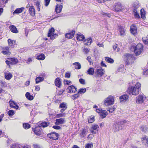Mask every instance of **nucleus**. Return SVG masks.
Returning a JSON list of instances; mask_svg holds the SVG:
<instances>
[{
  "label": "nucleus",
  "instance_id": "obj_16",
  "mask_svg": "<svg viewBox=\"0 0 148 148\" xmlns=\"http://www.w3.org/2000/svg\"><path fill=\"white\" fill-rule=\"evenodd\" d=\"M75 33V31L72 30L71 32L66 34L65 37L69 39L72 38L74 36Z\"/></svg>",
  "mask_w": 148,
  "mask_h": 148
},
{
  "label": "nucleus",
  "instance_id": "obj_58",
  "mask_svg": "<svg viewBox=\"0 0 148 148\" xmlns=\"http://www.w3.org/2000/svg\"><path fill=\"white\" fill-rule=\"evenodd\" d=\"M33 147L34 148H42L38 144H34L33 145Z\"/></svg>",
  "mask_w": 148,
  "mask_h": 148
},
{
  "label": "nucleus",
  "instance_id": "obj_15",
  "mask_svg": "<svg viewBox=\"0 0 148 148\" xmlns=\"http://www.w3.org/2000/svg\"><path fill=\"white\" fill-rule=\"evenodd\" d=\"M104 72L105 71L104 70L101 68L97 70L96 73L98 77H101L103 75Z\"/></svg>",
  "mask_w": 148,
  "mask_h": 148
},
{
  "label": "nucleus",
  "instance_id": "obj_55",
  "mask_svg": "<svg viewBox=\"0 0 148 148\" xmlns=\"http://www.w3.org/2000/svg\"><path fill=\"white\" fill-rule=\"evenodd\" d=\"M11 148H20L18 144L12 145L11 146Z\"/></svg>",
  "mask_w": 148,
  "mask_h": 148
},
{
  "label": "nucleus",
  "instance_id": "obj_2",
  "mask_svg": "<svg viewBox=\"0 0 148 148\" xmlns=\"http://www.w3.org/2000/svg\"><path fill=\"white\" fill-rule=\"evenodd\" d=\"M134 52L136 56H138L143 52V45L140 43H138L133 47Z\"/></svg>",
  "mask_w": 148,
  "mask_h": 148
},
{
  "label": "nucleus",
  "instance_id": "obj_28",
  "mask_svg": "<svg viewBox=\"0 0 148 148\" xmlns=\"http://www.w3.org/2000/svg\"><path fill=\"white\" fill-rule=\"evenodd\" d=\"M77 39L78 40L82 41L85 38V37L84 35L81 34H77Z\"/></svg>",
  "mask_w": 148,
  "mask_h": 148
},
{
  "label": "nucleus",
  "instance_id": "obj_20",
  "mask_svg": "<svg viewBox=\"0 0 148 148\" xmlns=\"http://www.w3.org/2000/svg\"><path fill=\"white\" fill-rule=\"evenodd\" d=\"M63 8V5H59L57 4L56 6L55 9V11L57 13H60Z\"/></svg>",
  "mask_w": 148,
  "mask_h": 148
},
{
  "label": "nucleus",
  "instance_id": "obj_27",
  "mask_svg": "<svg viewBox=\"0 0 148 148\" xmlns=\"http://www.w3.org/2000/svg\"><path fill=\"white\" fill-rule=\"evenodd\" d=\"M10 28L11 31L13 33H17L18 32L16 28L13 25L10 26Z\"/></svg>",
  "mask_w": 148,
  "mask_h": 148
},
{
  "label": "nucleus",
  "instance_id": "obj_42",
  "mask_svg": "<svg viewBox=\"0 0 148 148\" xmlns=\"http://www.w3.org/2000/svg\"><path fill=\"white\" fill-rule=\"evenodd\" d=\"M143 40L144 43L147 44H148V35L146 37H144L142 38Z\"/></svg>",
  "mask_w": 148,
  "mask_h": 148
},
{
  "label": "nucleus",
  "instance_id": "obj_26",
  "mask_svg": "<svg viewBox=\"0 0 148 148\" xmlns=\"http://www.w3.org/2000/svg\"><path fill=\"white\" fill-rule=\"evenodd\" d=\"M88 130L85 129H83L81 130V132L80 135L82 137H85L87 134Z\"/></svg>",
  "mask_w": 148,
  "mask_h": 148
},
{
  "label": "nucleus",
  "instance_id": "obj_39",
  "mask_svg": "<svg viewBox=\"0 0 148 148\" xmlns=\"http://www.w3.org/2000/svg\"><path fill=\"white\" fill-rule=\"evenodd\" d=\"M45 58L44 55L43 54H42L38 56L37 57V58L39 60H43Z\"/></svg>",
  "mask_w": 148,
  "mask_h": 148
},
{
  "label": "nucleus",
  "instance_id": "obj_34",
  "mask_svg": "<svg viewBox=\"0 0 148 148\" xmlns=\"http://www.w3.org/2000/svg\"><path fill=\"white\" fill-rule=\"evenodd\" d=\"M10 61H11L12 64H15L18 62V60L16 58H11L9 59Z\"/></svg>",
  "mask_w": 148,
  "mask_h": 148
},
{
  "label": "nucleus",
  "instance_id": "obj_13",
  "mask_svg": "<svg viewBox=\"0 0 148 148\" xmlns=\"http://www.w3.org/2000/svg\"><path fill=\"white\" fill-rule=\"evenodd\" d=\"M67 90L69 93H75L77 91V88L71 85L68 87Z\"/></svg>",
  "mask_w": 148,
  "mask_h": 148
},
{
  "label": "nucleus",
  "instance_id": "obj_37",
  "mask_svg": "<svg viewBox=\"0 0 148 148\" xmlns=\"http://www.w3.org/2000/svg\"><path fill=\"white\" fill-rule=\"evenodd\" d=\"M140 14L141 18L143 19H145V12L144 10L142 9L140 10Z\"/></svg>",
  "mask_w": 148,
  "mask_h": 148
},
{
  "label": "nucleus",
  "instance_id": "obj_25",
  "mask_svg": "<svg viewBox=\"0 0 148 148\" xmlns=\"http://www.w3.org/2000/svg\"><path fill=\"white\" fill-rule=\"evenodd\" d=\"M50 123L49 122H44L41 123H39L38 125L40 127H45L48 126Z\"/></svg>",
  "mask_w": 148,
  "mask_h": 148
},
{
  "label": "nucleus",
  "instance_id": "obj_56",
  "mask_svg": "<svg viewBox=\"0 0 148 148\" xmlns=\"http://www.w3.org/2000/svg\"><path fill=\"white\" fill-rule=\"evenodd\" d=\"M90 51V49L87 48H85L83 49V51L84 53L85 54H87Z\"/></svg>",
  "mask_w": 148,
  "mask_h": 148
},
{
  "label": "nucleus",
  "instance_id": "obj_18",
  "mask_svg": "<svg viewBox=\"0 0 148 148\" xmlns=\"http://www.w3.org/2000/svg\"><path fill=\"white\" fill-rule=\"evenodd\" d=\"M99 127L97 125H92L90 130V131L92 133L95 134L97 133V131H98V130H97V131H94V130H96Z\"/></svg>",
  "mask_w": 148,
  "mask_h": 148
},
{
  "label": "nucleus",
  "instance_id": "obj_1",
  "mask_svg": "<svg viewBox=\"0 0 148 148\" xmlns=\"http://www.w3.org/2000/svg\"><path fill=\"white\" fill-rule=\"evenodd\" d=\"M141 87L140 83L137 82L134 87H129L127 90L128 93L130 95H136L139 93L140 88Z\"/></svg>",
  "mask_w": 148,
  "mask_h": 148
},
{
  "label": "nucleus",
  "instance_id": "obj_43",
  "mask_svg": "<svg viewBox=\"0 0 148 148\" xmlns=\"http://www.w3.org/2000/svg\"><path fill=\"white\" fill-rule=\"evenodd\" d=\"M86 91V90L85 88H83L79 89L78 91V93L82 94L84 93Z\"/></svg>",
  "mask_w": 148,
  "mask_h": 148
},
{
  "label": "nucleus",
  "instance_id": "obj_47",
  "mask_svg": "<svg viewBox=\"0 0 148 148\" xmlns=\"http://www.w3.org/2000/svg\"><path fill=\"white\" fill-rule=\"evenodd\" d=\"M23 127L25 129H27L30 127V125L28 123H24L23 124Z\"/></svg>",
  "mask_w": 148,
  "mask_h": 148
},
{
  "label": "nucleus",
  "instance_id": "obj_11",
  "mask_svg": "<svg viewBox=\"0 0 148 148\" xmlns=\"http://www.w3.org/2000/svg\"><path fill=\"white\" fill-rule=\"evenodd\" d=\"M130 31L131 33L134 35H136L137 34V29L135 25H132L130 27Z\"/></svg>",
  "mask_w": 148,
  "mask_h": 148
},
{
  "label": "nucleus",
  "instance_id": "obj_41",
  "mask_svg": "<svg viewBox=\"0 0 148 148\" xmlns=\"http://www.w3.org/2000/svg\"><path fill=\"white\" fill-rule=\"evenodd\" d=\"M8 44L11 46H12L13 44L15 43V41L10 39H8Z\"/></svg>",
  "mask_w": 148,
  "mask_h": 148
},
{
  "label": "nucleus",
  "instance_id": "obj_4",
  "mask_svg": "<svg viewBox=\"0 0 148 148\" xmlns=\"http://www.w3.org/2000/svg\"><path fill=\"white\" fill-rule=\"evenodd\" d=\"M126 63L127 64H132L133 63L135 59L133 55L127 54L126 55Z\"/></svg>",
  "mask_w": 148,
  "mask_h": 148
},
{
  "label": "nucleus",
  "instance_id": "obj_62",
  "mask_svg": "<svg viewBox=\"0 0 148 148\" xmlns=\"http://www.w3.org/2000/svg\"><path fill=\"white\" fill-rule=\"evenodd\" d=\"M65 77L69 78L70 77V74L69 73H66L65 75Z\"/></svg>",
  "mask_w": 148,
  "mask_h": 148
},
{
  "label": "nucleus",
  "instance_id": "obj_33",
  "mask_svg": "<svg viewBox=\"0 0 148 148\" xmlns=\"http://www.w3.org/2000/svg\"><path fill=\"white\" fill-rule=\"evenodd\" d=\"M73 64L75 66V67L76 69H79L81 68L80 64L78 62H75Z\"/></svg>",
  "mask_w": 148,
  "mask_h": 148
},
{
  "label": "nucleus",
  "instance_id": "obj_38",
  "mask_svg": "<svg viewBox=\"0 0 148 148\" xmlns=\"http://www.w3.org/2000/svg\"><path fill=\"white\" fill-rule=\"evenodd\" d=\"M105 60L108 63H112L114 62V60L112 59L109 57H105Z\"/></svg>",
  "mask_w": 148,
  "mask_h": 148
},
{
  "label": "nucleus",
  "instance_id": "obj_52",
  "mask_svg": "<svg viewBox=\"0 0 148 148\" xmlns=\"http://www.w3.org/2000/svg\"><path fill=\"white\" fill-rule=\"evenodd\" d=\"M10 105L11 107L13 108L14 107V105H16V103L14 101H10L9 102Z\"/></svg>",
  "mask_w": 148,
  "mask_h": 148
},
{
  "label": "nucleus",
  "instance_id": "obj_49",
  "mask_svg": "<svg viewBox=\"0 0 148 148\" xmlns=\"http://www.w3.org/2000/svg\"><path fill=\"white\" fill-rule=\"evenodd\" d=\"M93 146V144L92 143H87L85 145V148H91Z\"/></svg>",
  "mask_w": 148,
  "mask_h": 148
},
{
  "label": "nucleus",
  "instance_id": "obj_32",
  "mask_svg": "<svg viewBox=\"0 0 148 148\" xmlns=\"http://www.w3.org/2000/svg\"><path fill=\"white\" fill-rule=\"evenodd\" d=\"M87 74L90 75H93L94 73V69L92 68H90L87 71Z\"/></svg>",
  "mask_w": 148,
  "mask_h": 148
},
{
  "label": "nucleus",
  "instance_id": "obj_54",
  "mask_svg": "<svg viewBox=\"0 0 148 148\" xmlns=\"http://www.w3.org/2000/svg\"><path fill=\"white\" fill-rule=\"evenodd\" d=\"M64 84H67V85H71V82L70 81L67 80H65L64 81Z\"/></svg>",
  "mask_w": 148,
  "mask_h": 148
},
{
  "label": "nucleus",
  "instance_id": "obj_61",
  "mask_svg": "<svg viewBox=\"0 0 148 148\" xmlns=\"http://www.w3.org/2000/svg\"><path fill=\"white\" fill-rule=\"evenodd\" d=\"M119 121V122L120 123V124L121 125H123L124 123H127V121L126 120H124L123 121Z\"/></svg>",
  "mask_w": 148,
  "mask_h": 148
},
{
  "label": "nucleus",
  "instance_id": "obj_21",
  "mask_svg": "<svg viewBox=\"0 0 148 148\" xmlns=\"http://www.w3.org/2000/svg\"><path fill=\"white\" fill-rule=\"evenodd\" d=\"M59 107L62 108L60 112L62 113L67 108V106L66 105V103H62L60 104Z\"/></svg>",
  "mask_w": 148,
  "mask_h": 148
},
{
  "label": "nucleus",
  "instance_id": "obj_24",
  "mask_svg": "<svg viewBox=\"0 0 148 148\" xmlns=\"http://www.w3.org/2000/svg\"><path fill=\"white\" fill-rule=\"evenodd\" d=\"M55 85L58 87H60L62 85L60 79L59 78H57L55 80Z\"/></svg>",
  "mask_w": 148,
  "mask_h": 148
},
{
  "label": "nucleus",
  "instance_id": "obj_6",
  "mask_svg": "<svg viewBox=\"0 0 148 148\" xmlns=\"http://www.w3.org/2000/svg\"><path fill=\"white\" fill-rule=\"evenodd\" d=\"M59 136L58 134L56 132H51L47 134V136L48 138L54 140H57Z\"/></svg>",
  "mask_w": 148,
  "mask_h": 148
},
{
  "label": "nucleus",
  "instance_id": "obj_50",
  "mask_svg": "<svg viewBox=\"0 0 148 148\" xmlns=\"http://www.w3.org/2000/svg\"><path fill=\"white\" fill-rule=\"evenodd\" d=\"M8 114L10 116H12L14 114V111L12 110H10L8 112Z\"/></svg>",
  "mask_w": 148,
  "mask_h": 148
},
{
  "label": "nucleus",
  "instance_id": "obj_36",
  "mask_svg": "<svg viewBox=\"0 0 148 148\" xmlns=\"http://www.w3.org/2000/svg\"><path fill=\"white\" fill-rule=\"evenodd\" d=\"M43 80L44 78L43 77H36V84H38L39 82L42 81Z\"/></svg>",
  "mask_w": 148,
  "mask_h": 148
},
{
  "label": "nucleus",
  "instance_id": "obj_31",
  "mask_svg": "<svg viewBox=\"0 0 148 148\" xmlns=\"http://www.w3.org/2000/svg\"><path fill=\"white\" fill-rule=\"evenodd\" d=\"M5 78L7 80H10L12 77V75L10 73H5Z\"/></svg>",
  "mask_w": 148,
  "mask_h": 148
},
{
  "label": "nucleus",
  "instance_id": "obj_44",
  "mask_svg": "<svg viewBox=\"0 0 148 148\" xmlns=\"http://www.w3.org/2000/svg\"><path fill=\"white\" fill-rule=\"evenodd\" d=\"M0 83L1 84V86L2 87H5L7 86V84L4 81L2 80L0 81Z\"/></svg>",
  "mask_w": 148,
  "mask_h": 148
},
{
  "label": "nucleus",
  "instance_id": "obj_10",
  "mask_svg": "<svg viewBox=\"0 0 148 148\" xmlns=\"http://www.w3.org/2000/svg\"><path fill=\"white\" fill-rule=\"evenodd\" d=\"M120 124L119 121H116L114 125V131L115 132H118L121 129L122 126Z\"/></svg>",
  "mask_w": 148,
  "mask_h": 148
},
{
  "label": "nucleus",
  "instance_id": "obj_63",
  "mask_svg": "<svg viewBox=\"0 0 148 148\" xmlns=\"http://www.w3.org/2000/svg\"><path fill=\"white\" fill-rule=\"evenodd\" d=\"M35 90L38 91H39L40 90V87L38 86H35Z\"/></svg>",
  "mask_w": 148,
  "mask_h": 148
},
{
  "label": "nucleus",
  "instance_id": "obj_35",
  "mask_svg": "<svg viewBox=\"0 0 148 148\" xmlns=\"http://www.w3.org/2000/svg\"><path fill=\"white\" fill-rule=\"evenodd\" d=\"M25 96L27 99L30 100H32L34 99L33 96L31 95L30 93L28 92H27L26 93Z\"/></svg>",
  "mask_w": 148,
  "mask_h": 148
},
{
  "label": "nucleus",
  "instance_id": "obj_51",
  "mask_svg": "<svg viewBox=\"0 0 148 148\" xmlns=\"http://www.w3.org/2000/svg\"><path fill=\"white\" fill-rule=\"evenodd\" d=\"M79 96V93L74 94L72 96V99L73 100H75L76 99H77Z\"/></svg>",
  "mask_w": 148,
  "mask_h": 148
},
{
  "label": "nucleus",
  "instance_id": "obj_40",
  "mask_svg": "<svg viewBox=\"0 0 148 148\" xmlns=\"http://www.w3.org/2000/svg\"><path fill=\"white\" fill-rule=\"evenodd\" d=\"M5 49L6 50V51H3L2 52V53H3L4 55H9L10 54V52L9 51V49L8 47H5Z\"/></svg>",
  "mask_w": 148,
  "mask_h": 148
},
{
  "label": "nucleus",
  "instance_id": "obj_53",
  "mask_svg": "<svg viewBox=\"0 0 148 148\" xmlns=\"http://www.w3.org/2000/svg\"><path fill=\"white\" fill-rule=\"evenodd\" d=\"M139 6V2H135L133 4V6L135 8H138Z\"/></svg>",
  "mask_w": 148,
  "mask_h": 148
},
{
  "label": "nucleus",
  "instance_id": "obj_12",
  "mask_svg": "<svg viewBox=\"0 0 148 148\" xmlns=\"http://www.w3.org/2000/svg\"><path fill=\"white\" fill-rule=\"evenodd\" d=\"M118 28L120 35L121 36H124L125 35V30L122 26H118Z\"/></svg>",
  "mask_w": 148,
  "mask_h": 148
},
{
  "label": "nucleus",
  "instance_id": "obj_29",
  "mask_svg": "<svg viewBox=\"0 0 148 148\" xmlns=\"http://www.w3.org/2000/svg\"><path fill=\"white\" fill-rule=\"evenodd\" d=\"M92 40L91 38H88L84 41V43L86 45H90L92 42Z\"/></svg>",
  "mask_w": 148,
  "mask_h": 148
},
{
  "label": "nucleus",
  "instance_id": "obj_57",
  "mask_svg": "<svg viewBox=\"0 0 148 148\" xmlns=\"http://www.w3.org/2000/svg\"><path fill=\"white\" fill-rule=\"evenodd\" d=\"M50 0H45V5L46 6H47L49 4Z\"/></svg>",
  "mask_w": 148,
  "mask_h": 148
},
{
  "label": "nucleus",
  "instance_id": "obj_14",
  "mask_svg": "<svg viewBox=\"0 0 148 148\" xmlns=\"http://www.w3.org/2000/svg\"><path fill=\"white\" fill-rule=\"evenodd\" d=\"M142 141L143 142V144L144 145V147L146 148L148 146V138L147 136H143L142 138Z\"/></svg>",
  "mask_w": 148,
  "mask_h": 148
},
{
  "label": "nucleus",
  "instance_id": "obj_64",
  "mask_svg": "<svg viewBox=\"0 0 148 148\" xmlns=\"http://www.w3.org/2000/svg\"><path fill=\"white\" fill-rule=\"evenodd\" d=\"M64 90H60L59 91V92L58 93V95H62L63 92H64Z\"/></svg>",
  "mask_w": 148,
  "mask_h": 148
},
{
  "label": "nucleus",
  "instance_id": "obj_9",
  "mask_svg": "<svg viewBox=\"0 0 148 148\" xmlns=\"http://www.w3.org/2000/svg\"><path fill=\"white\" fill-rule=\"evenodd\" d=\"M96 111L100 114V116L102 119L105 118L108 114V113L105 110H102L101 109H96Z\"/></svg>",
  "mask_w": 148,
  "mask_h": 148
},
{
  "label": "nucleus",
  "instance_id": "obj_17",
  "mask_svg": "<svg viewBox=\"0 0 148 148\" xmlns=\"http://www.w3.org/2000/svg\"><path fill=\"white\" fill-rule=\"evenodd\" d=\"M65 119L64 118H61L56 119L55 124L57 125L62 124L65 122Z\"/></svg>",
  "mask_w": 148,
  "mask_h": 148
},
{
  "label": "nucleus",
  "instance_id": "obj_19",
  "mask_svg": "<svg viewBox=\"0 0 148 148\" xmlns=\"http://www.w3.org/2000/svg\"><path fill=\"white\" fill-rule=\"evenodd\" d=\"M129 96L126 94L123 95L119 97L121 102H125L128 99Z\"/></svg>",
  "mask_w": 148,
  "mask_h": 148
},
{
  "label": "nucleus",
  "instance_id": "obj_30",
  "mask_svg": "<svg viewBox=\"0 0 148 148\" xmlns=\"http://www.w3.org/2000/svg\"><path fill=\"white\" fill-rule=\"evenodd\" d=\"M34 132L36 134L40 135L41 134L40 127H36L34 130Z\"/></svg>",
  "mask_w": 148,
  "mask_h": 148
},
{
  "label": "nucleus",
  "instance_id": "obj_48",
  "mask_svg": "<svg viewBox=\"0 0 148 148\" xmlns=\"http://www.w3.org/2000/svg\"><path fill=\"white\" fill-rule=\"evenodd\" d=\"M65 116V113H60L56 114V116L57 118H60L61 117H64Z\"/></svg>",
  "mask_w": 148,
  "mask_h": 148
},
{
  "label": "nucleus",
  "instance_id": "obj_5",
  "mask_svg": "<svg viewBox=\"0 0 148 148\" xmlns=\"http://www.w3.org/2000/svg\"><path fill=\"white\" fill-rule=\"evenodd\" d=\"M114 9L115 11L119 12L123 10L124 9V7L120 3L118 2L115 3Z\"/></svg>",
  "mask_w": 148,
  "mask_h": 148
},
{
  "label": "nucleus",
  "instance_id": "obj_45",
  "mask_svg": "<svg viewBox=\"0 0 148 148\" xmlns=\"http://www.w3.org/2000/svg\"><path fill=\"white\" fill-rule=\"evenodd\" d=\"M95 121L94 116H91L88 119V122L89 123H93Z\"/></svg>",
  "mask_w": 148,
  "mask_h": 148
},
{
  "label": "nucleus",
  "instance_id": "obj_8",
  "mask_svg": "<svg viewBox=\"0 0 148 148\" xmlns=\"http://www.w3.org/2000/svg\"><path fill=\"white\" fill-rule=\"evenodd\" d=\"M55 30L54 28L52 27L49 31L48 36L50 37L51 40L54 39L57 35L56 34H54Z\"/></svg>",
  "mask_w": 148,
  "mask_h": 148
},
{
  "label": "nucleus",
  "instance_id": "obj_59",
  "mask_svg": "<svg viewBox=\"0 0 148 148\" xmlns=\"http://www.w3.org/2000/svg\"><path fill=\"white\" fill-rule=\"evenodd\" d=\"M53 128L56 130H60L61 128V127L60 126L58 125L53 126Z\"/></svg>",
  "mask_w": 148,
  "mask_h": 148
},
{
  "label": "nucleus",
  "instance_id": "obj_23",
  "mask_svg": "<svg viewBox=\"0 0 148 148\" xmlns=\"http://www.w3.org/2000/svg\"><path fill=\"white\" fill-rule=\"evenodd\" d=\"M25 9V8L24 7H22L20 8H17L16 10L14 12L13 14H18L21 13Z\"/></svg>",
  "mask_w": 148,
  "mask_h": 148
},
{
  "label": "nucleus",
  "instance_id": "obj_3",
  "mask_svg": "<svg viewBox=\"0 0 148 148\" xmlns=\"http://www.w3.org/2000/svg\"><path fill=\"white\" fill-rule=\"evenodd\" d=\"M114 103V97L110 95L104 100V104L105 106H108L113 105Z\"/></svg>",
  "mask_w": 148,
  "mask_h": 148
},
{
  "label": "nucleus",
  "instance_id": "obj_60",
  "mask_svg": "<svg viewBox=\"0 0 148 148\" xmlns=\"http://www.w3.org/2000/svg\"><path fill=\"white\" fill-rule=\"evenodd\" d=\"M79 82L82 84H85V80L83 79H80L79 80Z\"/></svg>",
  "mask_w": 148,
  "mask_h": 148
},
{
  "label": "nucleus",
  "instance_id": "obj_46",
  "mask_svg": "<svg viewBox=\"0 0 148 148\" xmlns=\"http://www.w3.org/2000/svg\"><path fill=\"white\" fill-rule=\"evenodd\" d=\"M134 14L136 17L139 18L140 16L139 14L137 12L136 10L134 9L133 10Z\"/></svg>",
  "mask_w": 148,
  "mask_h": 148
},
{
  "label": "nucleus",
  "instance_id": "obj_22",
  "mask_svg": "<svg viewBox=\"0 0 148 148\" xmlns=\"http://www.w3.org/2000/svg\"><path fill=\"white\" fill-rule=\"evenodd\" d=\"M29 12L30 15L33 16L35 14V10L33 6H31L29 9Z\"/></svg>",
  "mask_w": 148,
  "mask_h": 148
},
{
  "label": "nucleus",
  "instance_id": "obj_7",
  "mask_svg": "<svg viewBox=\"0 0 148 148\" xmlns=\"http://www.w3.org/2000/svg\"><path fill=\"white\" fill-rule=\"evenodd\" d=\"M146 97L145 95H139L136 97V102L138 104H142L146 99Z\"/></svg>",
  "mask_w": 148,
  "mask_h": 148
}]
</instances>
